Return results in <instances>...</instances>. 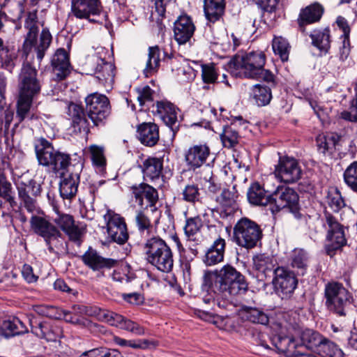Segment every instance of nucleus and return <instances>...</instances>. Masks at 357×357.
Segmentation results:
<instances>
[{"instance_id": "59", "label": "nucleus", "mask_w": 357, "mask_h": 357, "mask_svg": "<svg viewBox=\"0 0 357 357\" xmlns=\"http://www.w3.org/2000/svg\"><path fill=\"white\" fill-rule=\"evenodd\" d=\"M89 151L93 165L98 167H104L106 165L103 147L98 145H91L89 147Z\"/></svg>"}, {"instance_id": "44", "label": "nucleus", "mask_w": 357, "mask_h": 357, "mask_svg": "<svg viewBox=\"0 0 357 357\" xmlns=\"http://www.w3.org/2000/svg\"><path fill=\"white\" fill-rule=\"evenodd\" d=\"M1 331L6 337H10L28 332V328L19 318L14 317L3 322Z\"/></svg>"}, {"instance_id": "22", "label": "nucleus", "mask_w": 357, "mask_h": 357, "mask_svg": "<svg viewBox=\"0 0 357 357\" xmlns=\"http://www.w3.org/2000/svg\"><path fill=\"white\" fill-rule=\"evenodd\" d=\"M275 174L284 183H292L301 178L302 169L296 159L284 155L280 156Z\"/></svg>"}, {"instance_id": "30", "label": "nucleus", "mask_w": 357, "mask_h": 357, "mask_svg": "<svg viewBox=\"0 0 357 357\" xmlns=\"http://www.w3.org/2000/svg\"><path fill=\"white\" fill-rule=\"evenodd\" d=\"M195 26L187 14L180 15L174 24V39L178 44H185L193 36Z\"/></svg>"}, {"instance_id": "18", "label": "nucleus", "mask_w": 357, "mask_h": 357, "mask_svg": "<svg viewBox=\"0 0 357 357\" xmlns=\"http://www.w3.org/2000/svg\"><path fill=\"white\" fill-rule=\"evenodd\" d=\"M66 114L70 121V128L75 134L84 132L88 134L90 132V120L88 118V112H86V107L73 101L67 103Z\"/></svg>"}, {"instance_id": "60", "label": "nucleus", "mask_w": 357, "mask_h": 357, "mask_svg": "<svg viewBox=\"0 0 357 357\" xmlns=\"http://www.w3.org/2000/svg\"><path fill=\"white\" fill-rule=\"evenodd\" d=\"M355 96L351 102L349 111H343L340 114V117L342 119L351 121L357 122V82L354 86Z\"/></svg>"}, {"instance_id": "25", "label": "nucleus", "mask_w": 357, "mask_h": 357, "mask_svg": "<svg viewBox=\"0 0 357 357\" xmlns=\"http://www.w3.org/2000/svg\"><path fill=\"white\" fill-rule=\"evenodd\" d=\"M130 190L139 206H144L145 199L147 202L146 208H150L152 211L157 210L156 204L159 202V194L158 190L153 186L142 182L132 185L130 187Z\"/></svg>"}, {"instance_id": "9", "label": "nucleus", "mask_w": 357, "mask_h": 357, "mask_svg": "<svg viewBox=\"0 0 357 357\" xmlns=\"http://www.w3.org/2000/svg\"><path fill=\"white\" fill-rule=\"evenodd\" d=\"M261 237L262 230L259 225L248 218H241L234 227V239L241 247L247 249L254 248Z\"/></svg>"}, {"instance_id": "47", "label": "nucleus", "mask_w": 357, "mask_h": 357, "mask_svg": "<svg viewBox=\"0 0 357 357\" xmlns=\"http://www.w3.org/2000/svg\"><path fill=\"white\" fill-rule=\"evenodd\" d=\"M301 340L307 349L316 351L319 344L324 341V337L317 331L306 329L302 332Z\"/></svg>"}, {"instance_id": "16", "label": "nucleus", "mask_w": 357, "mask_h": 357, "mask_svg": "<svg viewBox=\"0 0 357 357\" xmlns=\"http://www.w3.org/2000/svg\"><path fill=\"white\" fill-rule=\"evenodd\" d=\"M17 190L20 207H24L29 213L36 211L38 208L37 198L42 192L40 184L31 179L27 183H19Z\"/></svg>"}, {"instance_id": "55", "label": "nucleus", "mask_w": 357, "mask_h": 357, "mask_svg": "<svg viewBox=\"0 0 357 357\" xmlns=\"http://www.w3.org/2000/svg\"><path fill=\"white\" fill-rule=\"evenodd\" d=\"M135 223L138 231L142 234L149 236L153 230V225L149 216L142 210L137 211Z\"/></svg>"}, {"instance_id": "1", "label": "nucleus", "mask_w": 357, "mask_h": 357, "mask_svg": "<svg viewBox=\"0 0 357 357\" xmlns=\"http://www.w3.org/2000/svg\"><path fill=\"white\" fill-rule=\"evenodd\" d=\"M266 56L261 51L250 52L245 55H234L228 62L230 68L241 70L244 77L261 79L271 86H276V77L269 70L264 69Z\"/></svg>"}, {"instance_id": "45", "label": "nucleus", "mask_w": 357, "mask_h": 357, "mask_svg": "<svg viewBox=\"0 0 357 357\" xmlns=\"http://www.w3.org/2000/svg\"><path fill=\"white\" fill-rule=\"evenodd\" d=\"M202 227V221L199 217L197 216L186 219L184 226V232L187 238V241L189 243L194 242L195 245H198L200 243V240L197 236Z\"/></svg>"}, {"instance_id": "31", "label": "nucleus", "mask_w": 357, "mask_h": 357, "mask_svg": "<svg viewBox=\"0 0 357 357\" xmlns=\"http://www.w3.org/2000/svg\"><path fill=\"white\" fill-rule=\"evenodd\" d=\"M102 8L100 0H72V13L78 19H88L91 15L100 13Z\"/></svg>"}, {"instance_id": "3", "label": "nucleus", "mask_w": 357, "mask_h": 357, "mask_svg": "<svg viewBox=\"0 0 357 357\" xmlns=\"http://www.w3.org/2000/svg\"><path fill=\"white\" fill-rule=\"evenodd\" d=\"M146 261L158 271L169 273L174 267V253L170 246L160 236L148 238L143 247Z\"/></svg>"}, {"instance_id": "11", "label": "nucleus", "mask_w": 357, "mask_h": 357, "mask_svg": "<svg viewBox=\"0 0 357 357\" xmlns=\"http://www.w3.org/2000/svg\"><path fill=\"white\" fill-rule=\"evenodd\" d=\"M327 309L339 316H345V307L350 303V292L338 282H331L326 284L324 290Z\"/></svg>"}, {"instance_id": "15", "label": "nucleus", "mask_w": 357, "mask_h": 357, "mask_svg": "<svg viewBox=\"0 0 357 357\" xmlns=\"http://www.w3.org/2000/svg\"><path fill=\"white\" fill-rule=\"evenodd\" d=\"M107 232L111 240L119 245L124 244L129 238L125 218L112 209H107L103 215Z\"/></svg>"}, {"instance_id": "7", "label": "nucleus", "mask_w": 357, "mask_h": 357, "mask_svg": "<svg viewBox=\"0 0 357 357\" xmlns=\"http://www.w3.org/2000/svg\"><path fill=\"white\" fill-rule=\"evenodd\" d=\"M86 112L93 126H105L112 114V105L108 97L99 93H92L84 98Z\"/></svg>"}, {"instance_id": "64", "label": "nucleus", "mask_w": 357, "mask_h": 357, "mask_svg": "<svg viewBox=\"0 0 357 357\" xmlns=\"http://www.w3.org/2000/svg\"><path fill=\"white\" fill-rule=\"evenodd\" d=\"M91 357H123L117 349L100 347L91 349Z\"/></svg>"}, {"instance_id": "38", "label": "nucleus", "mask_w": 357, "mask_h": 357, "mask_svg": "<svg viewBox=\"0 0 357 357\" xmlns=\"http://www.w3.org/2000/svg\"><path fill=\"white\" fill-rule=\"evenodd\" d=\"M241 318L252 324L267 325L269 322V317L261 308L242 305L239 309Z\"/></svg>"}, {"instance_id": "12", "label": "nucleus", "mask_w": 357, "mask_h": 357, "mask_svg": "<svg viewBox=\"0 0 357 357\" xmlns=\"http://www.w3.org/2000/svg\"><path fill=\"white\" fill-rule=\"evenodd\" d=\"M272 210L279 211L288 208L296 219H301L303 215L300 212L299 196L298 193L289 187H278L273 193Z\"/></svg>"}, {"instance_id": "24", "label": "nucleus", "mask_w": 357, "mask_h": 357, "mask_svg": "<svg viewBox=\"0 0 357 357\" xmlns=\"http://www.w3.org/2000/svg\"><path fill=\"white\" fill-rule=\"evenodd\" d=\"M238 197V193L234 187L232 189L224 188L220 195L215 198L218 206L211 209L212 213L216 212L222 218L233 215L239 208L237 202Z\"/></svg>"}, {"instance_id": "48", "label": "nucleus", "mask_w": 357, "mask_h": 357, "mask_svg": "<svg viewBox=\"0 0 357 357\" xmlns=\"http://www.w3.org/2000/svg\"><path fill=\"white\" fill-rule=\"evenodd\" d=\"M253 262L255 269L264 274L265 276L272 271L273 273L276 268L273 257L265 254H260L255 257Z\"/></svg>"}, {"instance_id": "56", "label": "nucleus", "mask_w": 357, "mask_h": 357, "mask_svg": "<svg viewBox=\"0 0 357 357\" xmlns=\"http://www.w3.org/2000/svg\"><path fill=\"white\" fill-rule=\"evenodd\" d=\"M182 199L186 202L195 204L202 202L200 189L197 185L191 183L185 186L182 192Z\"/></svg>"}, {"instance_id": "20", "label": "nucleus", "mask_w": 357, "mask_h": 357, "mask_svg": "<svg viewBox=\"0 0 357 357\" xmlns=\"http://www.w3.org/2000/svg\"><path fill=\"white\" fill-rule=\"evenodd\" d=\"M31 331L47 341L55 342L62 336V328L55 322L32 316L29 319Z\"/></svg>"}, {"instance_id": "8", "label": "nucleus", "mask_w": 357, "mask_h": 357, "mask_svg": "<svg viewBox=\"0 0 357 357\" xmlns=\"http://www.w3.org/2000/svg\"><path fill=\"white\" fill-rule=\"evenodd\" d=\"M326 229L325 251L327 255L333 257L337 251L342 250L347 243L345 227L331 213L325 211L324 213Z\"/></svg>"}, {"instance_id": "54", "label": "nucleus", "mask_w": 357, "mask_h": 357, "mask_svg": "<svg viewBox=\"0 0 357 357\" xmlns=\"http://www.w3.org/2000/svg\"><path fill=\"white\" fill-rule=\"evenodd\" d=\"M343 180L347 186L357 195V160L346 167L343 172Z\"/></svg>"}, {"instance_id": "35", "label": "nucleus", "mask_w": 357, "mask_h": 357, "mask_svg": "<svg viewBox=\"0 0 357 357\" xmlns=\"http://www.w3.org/2000/svg\"><path fill=\"white\" fill-rule=\"evenodd\" d=\"M226 248V241L222 237H218L207 250L203 261L207 266H214L224 260Z\"/></svg>"}, {"instance_id": "19", "label": "nucleus", "mask_w": 357, "mask_h": 357, "mask_svg": "<svg viewBox=\"0 0 357 357\" xmlns=\"http://www.w3.org/2000/svg\"><path fill=\"white\" fill-rule=\"evenodd\" d=\"M80 258L85 266L98 272V275L101 277L105 276L106 271H109L119 265L118 260L104 257L91 247H89Z\"/></svg>"}, {"instance_id": "14", "label": "nucleus", "mask_w": 357, "mask_h": 357, "mask_svg": "<svg viewBox=\"0 0 357 357\" xmlns=\"http://www.w3.org/2000/svg\"><path fill=\"white\" fill-rule=\"evenodd\" d=\"M298 275L287 266H277L274 269L273 285L277 293L283 298H289L298 286Z\"/></svg>"}, {"instance_id": "40", "label": "nucleus", "mask_w": 357, "mask_h": 357, "mask_svg": "<svg viewBox=\"0 0 357 357\" xmlns=\"http://www.w3.org/2000/svg\"><path fill=\"white\" fill-rule=\"evenodd\" d=\"M266 86L262 84H257L254 85L251 90L250 99L258 107H264L269 105L273 96L271 88L275 86Z\"/></svg>"}, {"instance_id": "57", "label": "nucleus", "mask_w": 357, "mask_h": 357, "mask_svg": "<svg viewBox=\"0 0 357 357\" xmlns=\"http://www.w3.org/2000/svg\"><path fill=\"white\" fill-rule=\"evenodd\" d=\"M202 79L204 84H215L218 78V72L214 63L202 65Z\"/></svg>"}, {"instance_id": "61", "label": "nucleus", "mask_w": 357, "mask_h": 357, "mask_svg": "<svg viewBox=\"0 0 357 357\" xmlns=\"http://www.w3.org/2000/svg\"><path fill=\"white\" fill-rule=\"evenodd\" d=\"M32 104L33 103H30L26 108L25 107L26 110H23V108H21L19 102L16 103V117L19 123H22L26 119L28 121H33L39 119V116L36 113L31 112Z\"/></svg>"}, {"instance_id": "39", "label": "nucleus", "mask_w": 357, "mask_h": 357, "mask_svg": "<svg viewBox=\"0 0 357 357\" xmlns=\"http://www.w3.org/2000/svg\"><path fill=\"white\" fill-rule=\"evenodd\" d=\"M273 194L267 195V192L257 182L252 183L248 191V199L252 205H272Z\"/></svg>"}, {"instance_id": "52", "label": "nucleus", "mask_w": 357, "mask_h": 357, "mask_svg": "<svg viewBox=\"0 0 357 357\" xmlns=\"http://www.w3.org/2000/svg\"><path fill=\"white\" fill-rule=\"evenodd\" d=\"M328 206L334 211L339 212L345 206V202L341 192L337 188H333L328 191L326 197Z\"/></svg>"}, {"instance_id": "5", "label": "nucleus", "mask_w": 357, "mask_h": 357, "mask_svg": "<svg viewBox=\"0 0 357 357\" xmlns=\"http://www.w3.org/2000/svg\"><path fill=\"white\" fill-rule=\"evenodd\" d=\"M34 149L40 165L50 168L54 173L68 170L71 163L70 155L56 149L52 143L45 138H38L34 144Z\"/></svg>"}, {"instance_id": "21", "label": "nucleus", "mask_w": 357, "mask_h": 357, "mask_svg": "<svg viewBox=\"0 0 357 357\" xmlns=\"http://www.w3.org/2000/svg\"><path fill=\"white\" fill-rule=\"evenodd\" d=\"M153 108L155 109L153 112L160 116L165 125L171 129L173 135H175L179 130L181 125L178 120V114L181 112L179 108L166 99L157 100L153 105Z\"/></svg>"}, {"instance_id": "51", "label": "nucleus", "mask_w": 357, "mask_h": 357, "mask_svg": "<svg viewBox=\"0 0 357 357\" xmlns=\"http://www.w3.org/2000/svg\"><path fill=\"white\" fill-rule=\"evenodd\" d=\"M103 317L110 325L119 327L130 332H131V328H132L135 324L134 321L127 319L123 316L113 312L104 313Z\"/></svg>"}, {"instance_id": "10", "label": "nucleus", "mask_w": 357, "mask_h": 357, "mask_svg": "<svg viewBox=\"0 0 357 357\" xmlns=\"http://www.w3.org/2000/svg\"><path fill=\"white\" fill-rule=\"evenodd\" d=\"M84 66L86 73L95 75L100 84L105 88H112L116 75L114 63L94 54L86 59Z\"/></svg>"}, {"instance_id": "6", "label": "nucleus", "mask_w": 357, "mask_h": 357, "mask_svg": "<svg viewBox=\"0 0 357 357\" xmlns=\"http://www.w3.org/2000/svg\"><path fill=\"white\" fill-rule=\"evenodd\" d=\"M41 82L38 70L30 63L24 62L18 77V95L17 102L26 110L30 103L37 98L41 91Z\"/></svg>"}, {"instance_id": "4", "label": "nucleus", "mask_w": 357, "mask_h": 357, "mask_svg": "<svg viewBox=\"0 0 357 357\" xmlns=\"http://www.w3.org/2000/svg\"><path fill=\"white\" fill-rule=\"evenodd\" d=\"M213 287L225 296L244 294L248 289L245 276L231 264H225L213 272Z\"/></svg>"}, {"instance_id": "23", "label": "nucleus", "mask_w": 357, "mask_h": 357, "mask_svg": "<svg viewBox=\"0 0 357 357\" xmlns=\"http://www.w3.org/2000/svg\"><path fill=\"white\" fill-rule=\"evenodd\" d=\"M342 137L337 132L319 134L315 139L317 151L330 158H337L342 149Z\"/></svg>"}, {"instance_id": "42", "label": "nucleus", "mask_w": 357, "mask_h": 357, "mask_svg": "<svg viewBox=\"0 0 357 357\" xmlns=\"http://www.w3.org/2000/svg\"><path fill=\"white\" fill-rule=\"evenodd\" d=\"M160 49L158 45L149 47L148 59L143 70L145 77L149 78L156 74L160 66Z\"/></svg>"}, {"instance_id": "17", "label": "nucleus", "mask_w": 357, "mask_h": 357, "mask_svg": "<svg viewBox=\"0 0 357 357\" xmlns=\"http://www.w3.org/2000/svg\"><path fill=\"white\" fill-rule=\"evenodd\" d=\"M54 211L56 216L53 218L54 223L68 236L70 241L80 246L83 242L85 229L75 225L72 215L61 212L57 208Z\"/></svg>"}, {"instance_id": "33", "label": "nucleus", "mask_w": 357, "mask_h": 357, "mask_svg": "<svg viewBox=\"0 0 357 357\" xmlns=\"http://www.w3.org/2000/svg\"><path fill=\"white\" fill-rule=\"evenodd\" d=\"M137 137L140 142L146 146L152 147L159 141V127L155 123H142L137 126Z\"/></svg>"}, {"instance_id": "58", "label": "nucleus", "mask_w": 357, "mask_h": 357, "mask_svg": "<svg viewBox=\"0 0 357 357\" xmlns=\"http://www.w3.org/2000/svg\"><path fill=\"white\" fill-rule=\"evenodd\" d=\"M17 59V54L13 48H8V50L0 52V66L9 72H12Z\"/></svg>"}, {"instance_id": "62", "label": "nucleus", "mask_w": 357, "mask_h": 357, "mask_svg": "<svg viewBox=\"0 0 357 357\" xmlns=\"http://www.w3.org/2000/svg\"><path fill=\"white\" fill-rule=\"evenodd\" d=\"M137 100L141 106L153 100L155 91L148 85L136 89Z\"/></svg>"}, {"instance_id": "41", "label": "nucleus", "mask_w": 357, "mask_h": 357, "mask_svg": "<svg viewBox=\"0 0 357 357\" xmlns=\"http://www.w3.org/2000/svg\"><path fill=\"white\" fill-rule=\"evenodd\" d=\"M312 45L317 48L321 52L326 54L331 49V31L328 27L322 30L314 29L310 34Z\"/></svg>"}, {"instance_id": "34", "label": "nucleus", "mask_w": 357, "mask_h": 357, "mask_svg": "<svg viewBox=\"0 0 357 357\" xmlns=\"http://www.w3.org/2000/svg\"><path fill=\"white\" fill-rule=\"evenodd\" d=\"M204 13L208 23L215 24L223 20L225 14V0H204Z\"/></svg>"}, {"instance_id": "46", "label": "nucleus", "mask_w": 357, "mask_h": 357, "mask_svg": "<svg viewBox=\"0 0 357 357\" xmlns=\"http://www.w3.org/2000/svg\"><path fill=\"white\" fill-rule=\"evenodd\" d=\"M0 197L8 202L10 207L17 206L15 198V191L12 183L8 179L4 173L0 174Z\"/></svg>"}, {"instance_id": "32", "label": "nucleus", "mask_w": 357, "mask_h": 357, "mask_svg": "<svg viewBox=\"0 0 357 357\" xmlns=\"http://www.w3.org/2000/svg\"><path fill=\"white\" fill-rule=\"evenodd\" d=\"M144 181L155 183L160 178H162L163 159L157 157H148L143 160L139 166Z\"/></svg>"}, {"instance_id": "36", "label": "nucleus", "mask_w": 357, "mask_h": 357, "mask_svg": "<svg viewBox=\"0 0 357 357\" xmlns=\"http://www.w3.org/2000/svg\"><path fill=\"white\" fill-rule=\"evenodd\" d=\"M289 261L294 271L298 275L303 276L309 267L310 256L304 249L295 248L289 255Z\"/></svg>"}, {"instance_id": "27", "label": "nucleus", "mask_w": 357, "mask_h": 357, "mask_svg": "<svg viewBox=\"0 0 357 357\" xmlns=\"http://www.w3.org/2000/svg\"><path fill=\"white\" fill-rule=\"evenodd\" d=\"M82 168V165L79 164L76 171L67 170L66 173H61L59 192L63 199H72L77 195Z\"/></svg>"}, {"instance_id": "53", "label": "nucleus", "mask_w": 357, "mask_h": 357, "mask_svg": "<svg viewBox=\"0 0 357 357\" xmlns=\"http://www.w3.org/2000/svg\"><path fill=\"white\" fill-rule=\"evenodd\" d=\"M220 139L225 147L231 149L238 144L240 135L236 128L230 125L224 128Z\"/></svg>"}, {"instance_id": "2", "label": "nucleus", "mask_w": 357, "mask_h": 357, "mask_svg": "<svg viewBox=\"0 0 357 357\" xmlns=\"http://www.w3.org/2000/svg\"><path fill=\"white\" fill-rule=\"evenodd\" d=\"M38 23L37 10L27 12L24 21V28L27 29L28 31L22 45V50L27 55L34 47L37 59L41 61L52 42V36L49 29L45 27L40 33L39 41L38 43L37 38L39 32Z\"/></svg>"}, {"instance_id": "43", "label": "nucleus", "mask_w": 357, "mask_h": 357, "mask_svg": "<svg viewBox=\"0 0 357 357\" xmlns=\"http://www.w3.org/2000/svg\"><path fill=\"white\" fill-rule=\"evenodd\" d=\"M114 342L121 347H129L135 349H155L159 345V342L155 340L149 339H137L127 340L120 337L115 336L114 337Z\"/></svg>"}, {"instance_id": "37", "label": "nucleus", "mask_w": 357, "mask_h": 357, "mask_svg": "<svg viewBox=\"0 0 357 357\" xmlns=\"http://www.w3.org/2000/svg\"><path fill=\"white\" fill-rule=\"evenodd\" d=\"M7 85V79L0 75V134L3 131H8L13 121L14 113L8 109L5 108L3 102L5 99V93Z\"/></svg>"}, {"instance_id": "49", "label": "nucleus", "mask_w": 357, "mask_h": 357, "mask_svg": "<svg viewBox=\"0 0 357 357\" xmlns=\"http://www.w3.org/2000/svg\"><path fill=\"white\" fill-rule=\"evenodd\" d=\"M322 357H344V354L336 344L324 337V341L319 344L316 351Z\"/></svg>"}, {"instance_id": "29", "label": "nucleus", "mask_w": 357, "mask_h": 357, "mask_svg": "<svg viewBox=\"0 0 357 357\" xmlns=\"http://www.w3.org/2000/svg\"><path fill=\"white\" fill-rule=\"evenodd\" d=\"M51 66L56 81L63 80L70 75L71 66L69 55L64 48H59L55 52L51 59Z\"/></svg>"}, {"instance_id": "28", "label": "nucleus", "mask_w": 357, "mask_h": 357, "mask_svg": "<svg viewBox=\"0 0 357 357\" xmlns=\"http://www.w3.org/2000/svg\"><path fill=\"white\" fill-rule=\"evenodd\" d=\"M211 155V149L206 144L191 146L185 152V161L190 169L195 170L206 162Z\"/></svg>"}, {"instance_id": "50", "label": "nucleus", "mask_w": 357, "mask_h": 357, "mask_svg": "<svg viewBox=\"0 0 357 357\" xmlns=\"http://www.w3.org/2000/svg\"><path fill=\"white\" fill-rule=\"evenodd\" d=\"M274 53L278 55L282 62L287 61L291 46L288 40L282 36H275L272 41Z\"/></svg>"}, {"instance_id": "63", "label": "nucleus", "mask_w": 357, "mask_h": 357, "mask_svg": "<svg viewBox=\"0 0 357 357\" xmlns=\"http://www.w3.org/2000/svg\"><path fill=\"white\" fill-rule=\"evenodd\" d=\"M275 348L282 353H287L290 350V347H295L294 340L292 337L284 336H277L273 339Z\"/></svg>"}, {"instance_id": "26", "label": "nucleus", "mask_w": 357, "mask_h": 357, "mask_svg": "<svg viewBox=\"0 0 357 357\" xmlns=\"http://www.w3.org/2000/svg\"><path fill=\"white\" fill-rule=\"evenodd\" d=\"M324 13V6L318 3H312L300 10L296 20L297 30L303 34H307V26L318 23Z\"/></svg>"}, {"instance_id": "13", "label": "nucleus", "mask_w": 357, "mask_h": 357, "mask_svg": "<svg viewBox=\"0 0 357 357\" xmlns=\"http://www.w3.org/2000/svg\"><path fill=\"white\" fill-rule=\"evenodd\" d=\"M30 226L36 235L44 239L50 252L54 251L52 242L63 238L59 229L47 216L32 215L30 219Z\"/></svg>"}]
</instances>
